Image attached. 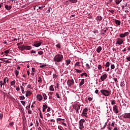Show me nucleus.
Segmentation results:
<instances>
[{
    "label": "nucleus",
    "mask_w": 130,
    "mask_h": 130,
    "mask_svg": "<svg viewBox=\"0 0 130 130\" xmlns=\"http://www.w3.org/2000/svg\"><path fill=\"white\" fill-rule=\"evenodd\" d=\"M63 59V55L60 54H57L54 57L55 62H60Z\"/></svg>",
    "instance_id": "f257e3e1"
},
{
    "label": "nucleus",
    "mask_w": 130,
    "mask_h": 130,
    "mask_svg": "<svg viewBox=\"0 0 130 130\" xmlns=\"http://www.w3.org/2000/svg\"><path fill=\"white\" fill-rule=\"evenodd\" d=\"M18 48L19 50L24 51V50H30V49H32V47L30 46L22 45L21 46H19Z\"/></svg>",
    "instance_id": "f03ea898"
},
{
    "label": "nucleus",
    "mask_w": 130,
    "mask_h": 130,
    "mask_svg": "<svg viewBox=\"0 0 130 130\" xmlns=\"http://www.w3.org/2000/svg\"><path fill=\"white\" fill-rule=\"evenodd\" d=\"M100 92L102 93V95L105 96L106 97L110 96V94H111V91L106 89H102L100 90Z\"/></svg>",
    "instance_id": "7ed1b4c3"
},
{
    "label": "nucleus",
    "mask_w": 130,
    "mask_h": 130,
    "mask_svg": "<svg viewBox=\"0 0 130 130\" xmlns=\"http://www.w3.org/2000/svg\"><path fill=\"white\" fill-rule=\"evenodd\" d=\"M84 122H85V119H81L79 122V128L80 129H83V128H84V124L83 123H84Z\"/></svg>",
    "instance_id": "20e7f679"
},
{
    "label": "nucleus",
    "mask_w": 130,
    "mask_h": 130,
    "mask_svg": "<svg viewBox=\"0 0 130 130\" xmlns=\"http://www.w3.org/2000/svg\"><path fill=\"white\" fill-rule=\"evenodd\" d=\"M88 108H85L83 110V112L81 114V116H85V117H88V116H87V114H88Z\"/></svg>",
    "instance_id": "39448f33"
},
{
    "label": "nucleus",
    "mask_w": 130,
    "mask_h": 130,
    "mask_svg": "<svg viewBox=\"0 0 130 130\" xmlns=\"http://www.w3.org/2000/svg\"><path fill=\"white\" fill-rule=\"evenodd\" d=\"M75 84V81H74V79H69L67 81V85H68L69 87H72L73 85Z\"/></svg>",
    "instance_id": "423d86ee"
},
{
    "label": "nucleus",
    "mask_w": 130,
    "mask_h": 130,
    "mask_svg": "<svg viewBox=\"0 0 130 130\" xmlns=\"http://www.w3.org/2000/svg\"><path fill=\"white\" fill-rule=\"evenodd\" d=\"M129 34V33L128 32H125L124 34H120L119 35V37H120V38H124L126 36H128Z\"/></svg>",
    "instance_id": "0eeeda50"
},
{
    "label": "nucleus",
    "mask_w": 130,
    "mask_h": 130,
    "mask_svg": "<svg viewBox=\"0 0 130 130\" xmlns=\"http://www.w3.org/2000/svg\"><path fill=\"white\" fill-rule=\"evenodd\" d=\"M123 43V40L122 39L118 38L117 39V42L116 44H118L119 45H121Z\"/></svg>",
    "instance_id": "6e6552de"
},
{
    "label": "nucleus",
    "mask_w": 130,
    "mask_h": 130,
    "mask_svg": "<svg viewBox=\"0 0 130 130\" xmlns=\"http://www.w3.org/2000/svg\"><path fill=\"white\" fill-rule=\"evenodd\" d=\"M80 107H81V106L76 105V106L73 107V108H74V109H75L76 112H78V113H79V110Z\"/></svg>",
    "instance_id": "1a4fd4ad"
},
{
    "label": "nucleus",
    "mask_w": 130,
    "mask_h": 130,
    "mask_svg": "<svg viewBox=\"0 0 130 130\" xmlns=\"http://www.w3.org/2000/svg\"><path fill=\"white\" fill-rule=\"evenodd\" d=\"M42 44V42H35L34 43V46H35L36 47H39V46H40V45H41V44Z\"/></svg>",
    "instance_id": "9d476101"
},
{
    "label": "nucleus",
    "mask_w": 130,
    "mask_h": 130,
    "mask_svg": "<svg viewBox=\"0 0 130 130\" xmlns=\"http://www.w3.org/2000/svg\"><path fill=\"white\" fill-rule=\"evenodd\" d=\"M123 118H128L130 119V113H126L123 115Z\"/></svg>",
    "instance_id": "9b49d317"
},
{
    "label": "nucleus",
    "mask_w": 130,
    "mask_h": 130,
    "mask_svg": "<svg viewBox=\"0 0 130 130\" xmlns=\"http://www.w3.org/2000/svg\"><path fill=\"white\" fill-rule=\"evenodd\" d=\"M113 110L114 111V112L116 114H117L118 113V109L117 108V106L116 105H115L114 107H113Z\"/></svg>",
    "instance_id": "f8f14e48"
},
{
    "label": "nucleus",
    "mask_w": 130,
    "mask_h": 130,
    "mask_svg": "<svg viewBox=\"0 0 130 130\" xmlns=\"http://www.w3.org/2000/svg\"><path fill=\"white\" fill-rule=\"evenodd\" d=\"M107 78V75L106 74H104L103 76L101 77V79L102 82H103L105 80H106Z\"/></svg>",
    "instance_id": "ddd939ff"
},
{
    "label": "nucleus",
    "mask_w": 130,
    "mask_h": 130,
    "mask_svg": "<svg viewBox=\"0 0 130 130\" xmlns=\"http://www.w3.org/2000/svg\"><path fill=\"white\" fill-rule=\"evenodd\" d=\"M37 99H38V101H42V99H43V97L41 94H37Z\"/></svg>",
    "instance_id": "4468645a"
},
{
    "label": "nucleus",
    "mask_w": 130,
    "mask_h": 130,
    "mask_svg": "<svg viewBox=\"0 0 130 130\" xmlns=\"http://www.w3.org/2000/svg\"><path fill=\"white\" fill-rule=\"evenodd\" d=\"M114 22L116 25H117L118 26H119L121 24V22L117 19H114Z\"/></svg>",
    "instance_id": "2eb2a0df"
},
{
    "label": "nucleus",
    "mask_w": 130,
    "mask_h": 130,
    "mask_svg": "<svg viewBox=\"0 0 130 130\" xmlns=\"http://www.w3.org/2000/svg\"><path fill=\"white\" fill-rule=\"evenodd\" d=\"M7 83H9V78L8 77H6L4 79V82L3 83V85H6Z\"/></svg>",
    "instance_id": "dca6fc26"
},
{
    "label": "nucleus",
    "mask_w": 130,
    "mask_h": 130,
    "mask_svg": "<svg viewBox=\"0 0 130 130\" xmlns=\"http://www.w3.org/2000/svg\"><path fill=\"white\" fill-rule=\"evenodd\" d=\"M32 94V92L29 90H27L26 92L25 96L26 97H28V96H31Z\"/></svg>",
    "instance_id": "f3484780"
},
{
    "label": "nucleus",
    "mask_w": 130,
    "mask_h": 130,
    "mask_svg": "<svg viewBox=\"0 0 130 130\" xmlns=\"http://www.w3.org/2000/svg\"><path fill=\"white\" fill-rule=\"evenodd\" d=\"M48 108V107L46 104H45L43 106V112H45V110L47 109Z\"/></svg>",
    "instance_id": "a211bd4d"
},
{
    "label": "nucleus",
    "mask_w": 130,
    "mask_h": 130,
    "mask_svg": "<svg viewBox=\"0 0 130 130\" xmlns=\"http://www.w3.org/2000/svg\"><path fill=\"white\" fill-rule=\"evenodd\" d=\"M84 82H85V79H82L81 80V81L79 83V87H81V86H83V85H84V84H85Z\"/></svg>",
    "instance_id": "6ab92c4d"
},
{
    "label": "nucleus",
    "mask_w": 130,
    "mask_h": 130,
    "mask_svg": "<svg viewBox=\"0 0 130 130\" xmlns=\"http://www.w3.org/2000/svg\"><path fill=\"white\" fill-rule=\"evenodd\" d=\"M102 19H103V17H102L101 16H98L96 18V21H102Z\"/></svg>",
    "instance_id": "aec40b11"
},
{
    "label": "nucleus",
    "mask_w": 130,
    "mask_h": 130,
    "mask_svg": "<svg viewBox=\"0 0 130 130\" xmlns=\"http://www.w3.org/2000/svg\"><path fill=\"white\" fill-rule=\"evenodd\" d=\"M12 6L6 5L5 9L8 11H10L12 9Z\"/></svg>",
    "instance_id": "412c9836"
},
{
    "label": "nucleus",
    "mask_w": 130,
    "mask_h": 130,
    "mask_svg": "<svg viewBox=\"0 0 130 130\" xmlns=\"http://www.w3.org/2000/svg\"><path fill=\"white\" fill-rule=\"evenodd\" d=\"M4 53L5 54L4 55H4H6V56H8V55L10 53V49L5 51Z\"/></svg>",
    "instance_id": "4be33fe9"
},
{
    "label": "nucleus",
    "mask_w": 130,
    "mask_h": 130,
    "mask_svg": "<svg viewBox=\"0 0 130 130\" xmlns=\"http://www.w3.org/2000/svg\"><path fill=\"white\" fill-rule=\"evenodd\" d=\"M101 50H102V47L101 46H99L96 49L98 53H99Z\"/></svg>",
    "instance_id": "5701e85b"
},
{
    "label": "nucleus",
    "mask_w": 130,
    "mask_h": 130,
    "mask_svg": "<svg viewBox=\"0 0 130 130\" xmlns=\"http://www.w3.org/2000/svg\"><path fill=\"white\" fill-rule=\"evenodd\" d=\"M71 59H67V60H66V66H69V64H70V63H71Z\"/></svg>",
    "instance_id": "b1692460"
},
{
    "label": "nucleus",
    "mask_w": 130,
    "mask_h": 130,
    "mask_svg": "<svg viewBox=\"0 0 130 130\" xmlns=\"http://www.w3.org/2000/svg\"><path fill=\"white\" fill-rule=\"evenodd\" d=\"M42 96H43L44 100H47V95H46V94L43 93Z\"/></svg>",
    "instance_id": "393cba45"
},
{
    "label": "nucleus",
    "mask_w": 130,
    "mask_h": 130,
    "mask_svg": "<svg viewBox=\"0 0 130 130\" xmlns=\"http://www.w3.org/2000/svg\"><path fill=\"white\" fill-rule=\"evenodd\" d=\"M70 3H72V4H76V3H78V0H69Z\"/></svg>",
    "instance_id": "a878e982"
},
{
    "label": "nucleus",
    "mask_w": 130,
    "mask_h": 130,
    "mask_svg": "<svg viewBox=\"0 0 130 130\" xmlns=\"http://www.w3.org/2000/svg\"><path fill=\"white\" fill-rule=\"evenodd\" d=\"M110 62H109V61L107 62L105 64V67L106 68H109V67H110Z\"/></svg>",
    "instance_id": "bb28decb"
},
{
    "label": "nucleus",
    "mask_w": 130,
    "mask_h": 130,
    "mask_svg": "<svg viewBox=\"0 0 130 130\" xmlns=\"http://www.w3.org/2000/svg\"><path fill=\"white\" fill-rule=\"evenodd\" d=\"M50 91H54V88H53V85H51L49 87Z\"/></svg>",
    "instance_id": "cd10ccee"
},
{
    "label": "nucleus",
    "mask_w": 130,
    "mask_h": 130,
    "mask_svg": "<svg viewBox=\"0 0 130 130\" xmlns=\"http://www.w3.org/2000/svg\"><path fill=\"white\" fill-rule=\"evenodd\" d=\"M20 88L21 89V92L22 94H25V91H24V87L23 86H20Z\"/></svg>",
    "instance_id": "c85d7f7f"
},
{
    "label": "nucleus",
    "mask_w": 130,
    "mask_h": 130,
    "mask_svg": "<svg viewBox=\"0 0 130 130\" xmlns=\"http://www.w3.org/2000/svg\"><path fill=\"white\" fill-rule=\"evenodd\" d=\"M10 84L11 86H15V84H16V82H15V80L13 81H11Z\"/></svg>",
    "instance_id": "c756f323"
},
{
    "label": "nucleus",
    "mask_w": 130,
    "mask_h": 130,
    "mask_svg": "<svg viewBox=\"0 0 130 130\" xmlns=\"http://www.w3.org/2000/svg\"><path fill=\"white\" fill-rule=\"evenodd\" d=\"M21 104H22V105H23V106H25V105H26V102L24 101H20Z\"/></svg>",
    "instance_id": "7c9ffc66"
},
{
    "label": "nucleus",
    "mask_w": 130,
    "mask_h": 130,
    "mask_svg": "<svg viewBox=\"0 0 130 130\" xmlns=\"http://www.w3.org/2000/svg\"><path fill=\"white\" fill-rule=\"evenodd\" d=\"M75 67H77L78 66V67H81V65H80V62H77L75 64Z\"/></svg>",
    "instance_id": "2f4dec72"
},
{
    "label": "nucleus",
    "mask_w": 130,
    "mask_h": 130,
    "mask_svg": "<svg viewBox=\"0 0 130 130\" xmlns=\"http://www.w3.org/2000/svg\"><path fill=\"white\" fill-rule=\"evenodd\" d=\"M20 100H25V96H19Z\"/></svg>",
    "instance_id": "473e14b6"
},
{
    "label": "nucleus",
    "mask_w": 130,
    "mask_h": 130,
    "mask_svg": "<svg viewBox=\"0 0 130 130\" xmlns=\"http://www.w3.org/2000/svg\"><path fill=\"white\" fill-rule=\"evenodd\" d=\"M38 82H39V83L42 82V79L41 78V77H39V79L38 80Z\"/></svg>",
    "instance_id": "72a5a7b5"
},
{
    "label": "nucleus",
    "mask_w": 130,
    "mask_h": 130,
    "mask_svg": "<svg viewBox=\"0 0 130 130\" xmlns=\"http://www.w3.org/2000/svg\"><path fill=\"white\" fill-rule=\"evenodd\" d=\"M60 95V94H59L57 92L56 93V96L57 98H58L59 99H60V96H59Z\"/></svg>",
    "instance_id": "f704fd0d"
},
{
    "label": "nucleus",
    "mask_w": 130,
    "mask_h": 130,
    "mask_svg": "<svg viewBox=\"0 0 130 130\" xmlns=\"http://www.w3.org/2000/svg\"><path fill=\"white\" fill-rule=\"evenodd\" d=\"M80 76H81V77H83V76H85V77H87V73H84L81 74L80 75Z\"/></svg>",
    "instance_id": "c9c22d12"
},
{
    "label": "nucleus",
    "mask_w": 130,
    "mask_h": 130,
    "mask_svg": "<svg viewBox=\"0 0 130 130\" xmlns=\"http://www.w3.org/2000/svg\"><path fill=\"white\" fill-rule=\"evenodd\" d=\"M3 117H4V114L3 113L0 114V120H2L3 119Z\"/></svg>",
    "instance_id": "e433bc0d"
},
{
    "label": "nucleus",
    "mask_w": 130,
    "mask_h": 130,
    "mask_svg": "<svg viewBox=\"0 0 130 130\" xmlns=\"http://www.w3.org/2000/svg\"><path fill=\"white\" fill-rule=\"evenodd\" d=\"M86 69H87V70H89V69H90V65H89V64H88V63H86Z\"/></svg>",
    "instance_id": "4c0bfd02"
},
{
    "label": "nucleus",
    "mask_w": 130,
    "mask_h": 130,
    "mask_svg": "<svg viewBox=\"0 0 130 130\" xmlns=\"http://www.w3.org/2000/svg\"><path fill=\"white\" fill-rule=\"evenodd\" d=\"M120 85V86L122 87H124V85H125L124 83H123V82H121Z\"/></svg>",
    "instance_id": "58836bf2"
},
{
    "label": "nucleus",
    "mask_w": 130,
    "mask_h": 130,
    "mask_svg": "<svg viewBox=\"0 0 130 130\" xmlns=\"http://www.w3.org/2000/svg\"><path fill=\"white\" fill-rule=\"evenodd\" d=\"M115 3L116 5H119V4H120V2L119 0H116Z\"/></svg>",
    "instance_id": "ea45409f"
},
{
    "label": "nucleus",
    "mask_w": 130,
    "mask_h": 130,
    "mask_svg": "<svg viewBox=\"0 0 130 130\" xmlns=\"http://www.w3.org/2000/svg\"><path fill=\"white\" fill-rule=\"evenodd\" d=\"M111 70H114V69H115V66H114V64H112L111 66Z\"/></svg>",
    "instance_id": "a19ab883"
},
{
    "label": "nucleus",
    "mask_w": 130,
    "mask_h": 130,
    "mask_svg": "<svg viewBox=\"0 0 130 130\" xmlns=\"http://www.w3.org/2000/svg\"><path fill=\"white\" fill-rule=\"evenodd\" d=\"M98 70H102V66H101L100 64H99L98 66Z\"/></svg>",
    "instance_id": "79ce46f5"
},
{
    "label": "nucleus",
    "mask_w": 130,
    "mask_h": 130,
    "mask_svg": "<svg viewBox=\"0 0 130 130\" xmlns=\"http://www.w3.org/2000/svg\"><path fill=\"white\" fill-rule=\"evenodd\" d=\"M107 125V123H105L103 127H102V129H104V128H105V127H106V125Z\"/></svg>",
    "instance_id": "37998d69"
},
{
    "label": "nucleus",
    "mask_w": 130,
    "mask_h": 130,
    "mask_svg": "<svg viewBox=\"0 0 130 130\" xmlns=\"http://www.w3.org/2000/svg\"><path fill=\"white\" fill-rule=\"evenodd\" d=\"M111 104L112 105H114V104H115V100H113V101H112Z\"/></svg>",
    "instance_id": "c03bdc74"
},
{
    "label": "nucleus",
    "mask_w": 130,
    "mask_h": 130,
    "mask_svg": "<svg viewBox=\"0 0 130 130\" xmlns=\"http://www.w3.org/2000/svg\"><path fill=\"white\" fill-rule=\"evenodd\" d=\"M43 54V51H42L38 52V54H40V55H42Z\"/></svg>",
    "instance_id": "a18cd8bd"
},
{
    "label": "nucleus",
    "mask_w": 130,
    "mask_h": 130,
    "mask_svg": "<svg viewBox=\"0 0 130 130\" xmlns=\"http://www.w3.org/2000/svg\"><path fill=\"white\" fill-rule=\"evenodd\" d=\"M15 75H16V77H17L18 75H19V72L18 71V70L15 71Z\"/></svg>",
    "instance_id": "49530a36"
},
{
    "label": "nucleus",
    "mask_w": 130,
    "mask_h": 130,
    "mask_svg": "<svg viewBox=\"0 0 130 130\" xmlns=\"http://www.w3.org/2000/svg\"><path fill=\"white\" fill-rule=\"evenodd\" d=\"M113 80L115 82L116 84V83H117V78H113Z\"/></svg>",
    "instance_id": "de8ad7c7"
},
{
    "label": "nucleus",
    "mask_w": 130,
    "mask_h": 130,
    "mask_svg": "<svg viewBox=\"0 0 130 130\" xmlns=\"http://www.w3.org/2000/svg\"><path fill=\"white\" fill-rule=\"evenodd\" d=\"M58 76L56 75V74H53V78L54 79H56V78H57Z\"/></svg>",
    "instance_id": "09e8293b"
},
{
    "label": "nucleus",
    "mask_w": 130,
    "mask_h": 130,
    "mask_svg": "<svg viewBox=\"0 0 130 130\" xmlns=\"http://www.w3.org/2000/svg\"><path fill=\"white\" fill-rule=\"evenodd\" d=\"M99 90L98 89H96L95 90L94 93L95 94H98V95H99Z\"/></svg>",
    "instance_id": "8fccbe9b"
},
{
    "label": "nucleus",
    "mask_w": 130,
    "mask_h": 130,
    "mask_svg": "<svg viewBox=\"0 0 130 130\" xmlns=\"http://www.w3.org/2000/svg\"><path fill=\"white\" fill-rule=\"evenodd\" d=\"M56 47H57L58 48H60V44H58L56 45Z\"/></svg>",
    "instance_id": "3c124183"
},
{
    "label": "nucleus",
    "mask_w": 130,
    "mask_h": 130,
    "mask_svg": "<svg viewBox=\"0 0 130 130\" xmlns=\"http://www.w3.org/2000/svg\"><path fill=\"white\" fill-rule=\"evenodd\" d=\"M75 70L76 71V72L77 73H82V71L78 70V69H75Z\"/></svg>",
    "instance_id": "603ef678"
},
{
    "label": "nucleus",
    "mask_w": 130,
    "mask_h": 130,
    "mask_svg": "<svg viewBox=\"0 0 130 130\" xmlns=\"http://www.w3.org/2000/svg\"><path fill=\"white\" fill-rule=\"evenodd\" d=\"M9 125H10V126H13V125H14V122H10Z\"/></svg>",
    "instance_id": "864d4df0"
},
{
    "label": "nucleus",
    "mask_w": 130,
    "mask_h": 130,
    "mask_svg": "<svg viewBox=\"0 0 130 130\" xmlns=\"http://www.w3.org/2000/svg\"><path fill=\"white\" fill-rule=\"evenodd\" d=\"M28 113L29 114H32V111L31 110H30V109H28Z\"/></svg>",
    "instance_id": "5fc2aeb1"
},
{
    "label": "nucleus",
    "mask_w": 130,
    "mask_h": 130,
    "mask_svg": "<svg viewBox=\"0 0 130 130\" xmlns=\"http://www.w3.org/2000/svg\"><path fill=\"white\" fill-rule=\"evenodd\" d=\"M3 81H0V86L1 87V88L3 87Z\"/></svg>",
    "instance_id": "6e6d98bb"
},
{
    "label": "nucleus",
    "mask_w": 130,
    "mask_h": 130,
    "mask_svg": "<svg viewBox=\"0 0 130 130\" xmlns=\"http://www.w3.org/2000/svg\"><path fill=\"white\" fill-rule=\"evenodd\" d=\"M109 12L111 13V14H114V10H109Z\"/></svg>",
    "instance_id": "4d7b16f0"
},
{
    "label": "nucleus",
    "mask_w": 130,
    "mask_h": 130,
    "mask_svg": "<svg viewBox=\"0 0 130 130\" xmlns=\"http://www.w3.org/2000/svg\"><path fill=\"white\" fill-rule=\"evenodd\" d=\"M57 120L58 121H60L61 120H64V119H61V118H57Z\"/></svg>",
    "instance_id": "13d9d810"
},
{
    "label": "nucleus",
    "mask_w": 130,
    "mask_h": 130,
    "mask_svg": "<svg viewBox=\"0 0 130 130\" xmlns=\"http://www.w3.org/2000/svg\"><path fill=\"white\" fill-rule=\"evenodd\" d=\"M44 8V6L39 7V10H42Z\"/></svg>",
    "instance_id": "bf43d9fd"
},
{
    "label": "nucleus",
    "mask_w": 130,
    "mask_h": 130,
    "mask_svg": "<svg viewBox=\"0 0 130 130\" xmlns=\"http://www.w3.org/2000/svg\"><path fill=\"white\" fill-rule=\"evenodd\" d=\"M30 53H36V51H35V50H31L30 51Z\"/></svg>",
    "instance_id": "052dcab7"
},
{
    "label": "nucleus",
    "mask_w": 130,
    "mask_h": 130,
    "mask_svg": "<svg viewBox=\"0 0 130 130\" xmlns=\"http://www.w3.org/2000/svg\"><path fill=\"white\" fill-rule=\"evenodd\" d=\"M31 71H32V72H33L34 73L35 72H36L35 68H32L31 69Z\"/></svg>",
    "instance_id": "680f3d73"
},
{
    "label": "nucleus",
    "mask_w": 130,
    "mask_h": 130,
    "mask_svg": "<svg viewBox=\"0 0 130 130\" xmlns=\"http://www.w3.org/2000/svg\"><path fill=\"white\" fill-rule=\"evenodd\" d=\"M16 91H20V88L19 87H17L16 88Z\"/></svg>",
    "instance_id": "e2e57ef3"
},
{
    "label": "nucleus",
    "mask_w": 130,
    "mask_h": 130,
    "mask_svg": "<svg viewBox=\"0 0 130 130\" xmlns=\"http://www.w3.org/2000/svg\"><path fill=\"white\" fill-rule=\"evenodd\" d=\"M5 62H6L7 63H10V62H11V61H10L9 60H5Z\"/></svg>",
    "instance_id": "0e129e2a"
},
{
    "label": "nucleus",
    "mask_w": 130,
    "mask_h": 130,
    "mask_svg": "<svg viewBox=\"0 0 130 130\" xmlns=\"http://www.w3.org/2000/svg\"><path fill=\"white\" fill-rule=\"evenodd\" d=\"M88 100L89 101H92V98H88Z\"/></svg>",
    "instance_id": "69168bd1"
},
{
    "label": "nucleus",
    "mask_w": 130,
    "mask_h": 130,
    "mask_svg": "<svg viewBox=\"0 0 130 130\" xmlns=\"http://www.w3.org/2000/svg\"><path fill=\"white\" fill-rule=\"evenodd\" d=\"M111 126H114V122H112V123L111 124Z\"/></svg>",
    "instance_id": "338daca9"
},
{
    "label": "nucleus",
    "mask_w": 130,
    "mask_h": 130,
    "mask_svg": "<svg viewBox=\"0 0 130 130\" xmlns=\"http://www.w3.org/2000/svg\"><path fill=\"white\" fill-rule=\"evenodd\" d=\"M126 59L128 61H130V57H128L126 58Z\"/></svg>",
    "instance_id": "774afa93"
}]
</instances>
